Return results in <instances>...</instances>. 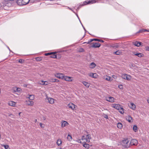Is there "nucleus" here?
Listing matches in <instances>:
<instances>
[{
    "label": "nucleus",
    "mask_w": 149,
    "mask_h": 149,
    "mask_svg": "<svg viewBox=\"0 0 149 149\" xmlns=\"http://www.w3.org/2000/svg\"><path fill=\"white\" fill-rule=\"evenodd\" d=\"M15 0H9L5 1L0 3V8L4 10H7L8 7H10L13 6L15 3Z\"/></svg>",
    "instance_id": "nucleus-1"
},
{
    "label": "nucleus",
    "mask_w": 149,
    "mask_h": 149,
    "mask_svg": "<svg viewBox=\"0 0 149 149\" xmlns=\"http://www.w3.org/2000/svg\"><path fill=\"white\" fill-rule=\"evenodd\" d=\"M111 106L112 107L118 110L121 113L123 114L124 113V109L120 105L116 104H113Z\"/></svg>",
    "instance_id": "nucleus-2"
},
{
    "label": "nucleus",
    "mask_w": 149,
    "mask_h": 149,
    "mask_svg": "<svg viewBox=\"0 0 149 149\" xmlns=\"http://www.w3.org/2000/svg\"><path fill=\"white\" fill-rule=\"evenodd\" d=\"M91 139V135L90 134H88L86 136H83L81 139V140L83 141L84 143L89 142L90 140Z\"/></svg>",
    "instance_id": "nucleus-3"
},
{
    "label": "nucleus",
    "mask_w": 149,
    "mask_h": 149,
    "mask_svg": "<svg viewBox=\"0 0 149 149\" xmlns=\"http://www.w3.org/2000/svg\"><path fill=\"white\" fill-rule=\"evenodd\" d=\"M121 144L123 146L125 147H129L130 146L129 140L128 139H124L122 141Z\"/></svg>",
    "instance_id": "nucleus-4"
},
{
    "label": "nucleus",
    "mask_w": 149,
    "mask_h": 149,
    "mask_svg": "<svg viewBox=\"0 0 149 149\" xmlns=\"http://www.w3.org/2000/svg\"><path fill=\"white\" fill-rule=\"evenodd\" d=\"M122 78L127 80H130L131 79V76L126 74H122Z\"/></svg>",
    "instance_id": "nucleus-5"
},
{
    "label": "nucleus",
    "mask_w": 149,
    "mask_h": 149,
    "mask_svg": "<svg viewBox=\"0 0 149 149\" xmlns=\"http://www.w3.org/2000/svg\"><path fill=\"white\" fill-rule=\"evenodd\" d=\"M96 2L95 0H88L86 1L83 2V6L86 5L88 4H91L95 3Z\"/></svg>",
    "instance_id": "nucleus-6"
},
{
    "label": "nucleus",
    "mask_w": 149,
    "mask_h": 149,
    "mask_svg": "<svg viewBox=\"0 0 149 149\" xmlns=\"http://www.w3.org/2000/svg\"><path fill=\"white\" fill-rule=\"evenodd\" d=\"M55 77L59 79H64V75L61 73H57L54 74Z\"/></svg>",
    "instance_id": "nucleus-7"
},
{
    "label": "nucleus",
    "mask_w": 149,
    "mask_h": 149,
    "mask_svg": "<svg viewBox=\"0 0 149 149\" xmlns=\"http://www.w3.org/2000/svg\"><path fill=\"white\" fill-rule=\"evenodd\" d=\"M63 79L65 81L69 82H72L73 81L72 77L67 76H64Z\"/></svg>",
    "instance_id": "nucleus-8"
},
{
    "label": "nucleus",
    "mask_w": 149,
    "mask_h": 149,
    "mask_svg": "<svg viewBox=\"0 0 149 149\" xmlns=\"http://www.w3.org/2000/svg\"><path fill=\"white\" fill-rule=\"evenodd\" d=\"M68 107L69 108L74 110H75L76 107H77V106L72 103H70L68 104Z\"/></svg>",
    "instance_id": "nucleus-9"
},
{
    "label": "nucleus",
    "mask_w": 149,
    "mask_h": 149,
    "mask_svg": "<svg viewBox=\"0 0 149 149\" xmlns=\"http://www.w3.org/2000/svg\"><path fill=\"white\" fill-rule=\"evenodd\" d=\"M46 99H47L48 100V102L51 104H53L54 103V99L48 97L47 95L46 97Z\"/></svg>",
    "instance_id": "nucleus-10"
},
{
    "label": "nucleus",
    "mask_w": 149,
    "mask_h": 149,
    "mask_svg": "<svg viewBox=\"0 0 149 149\" xmlns=\"http://www.w3.org/2000/svg\"><path fill=\"white\" fill-rule=\"evenodd\" d=\"M138 143L137 141L135 139H133L131 140L130 143V146L136 145Z\"/></svg>",
    "instance_id": "nucleus-11"
},
{
    "label": "nucleus",
    "mask_w": 149,
    "mask_h": 149,
    "mask_svg": "<svg viewBox=\"0 0 149 149\" xmlns=\"http://www.w3.org/2000/svg\"><path fill=\"white\" fill-rule=\"evenodd\" d=\"M115 98L112 97H106V100L111 102H114Z\"/></svg>",
    "instance_id": "nucleus-12"
},
{
    "label": "nucleus",
    "mask_w": 149,
    "mask_h": 149,
    "mask_svg": "<svg viewBox=\"0 0 149 149\" xmlns=\"http://www.w3.org/2000/svg\"><path fill=\"white\" fill-rule=\"evenodd\" d=\"M100 44L97 42L93 43L91 47H99L100 46Z\"/></svg>",
    "instance_id": "nucleus-13"
},
{
    "label": "nucleus",
    "mask_w": 149,
    "mask_h": 149,
    "mask_svg": "<svg viewBox=\"0 0 149 149\" xmlns=\"http://www.w3.org/2000/svg\"><path fill=\"white\" fill-rule=\"evenodd\" d=\"M8 104L10 106L15 107V106L16 102L12 101H10L8 102Z\"/></svg>",
    "instance_id": "nucleus-14"
},
{
    "label": "nucleus",
    "mask_w": 149,
    "mask_h": 149,
    "mask_svg": "<svg viewBox=\"0 0 149 149\" xmlns=\"http://www.w3.org/2000/svg\"><path fill=\"white\" fill-rule=\"evenodd\" d=\"M126 120L130 123H132L133 121L132 118L130 116H126Z\"/></svg>",
    "instance_id": "nucleus-15"
},
{
    "label": "nucleus",
    "mask_w": 149,
    "mask_h": 149,
    "mask_svg": "<svg viewBox=\"0 0 149 149\" xmlns=\"http://www.w3.org/2000/svg\"><path fill=\"white\" fill-rule=\"evenodd\" d=\"M26 104L29 106H32L34 104V102L29 100H26Z\"/></svg>",
    "instance_id": "nucleus-16"
},
{
    "label": "nucleus",
    "mask_w": 149,
    "mask_h": 149,
    "mask_svg": "<svg viewBox=\"0 0 149 149\" xmlns=\"http://www.w3.org/2000/svg\"><path fill=\"white\" fill-rule=\"evenodd\" d=\"M89 75V76L95 78H97L98 77V75L96 73H91Z\"/></svg>",
    "instance_id": "nucleus-17"
},
{
    "label": "nucleus",
    "mask_w": 149,
    "mask_h": 149,
    "mask_svg": "<svg viewBox=\"0 0 149 149\" xmlns=\"http://www.w3.org/2000/svg\"><path fill=\"white\" fill-rule=\"evenodd\" d=\"M132 53L134 55L136 56L140 57H142L143 56V54L141 53H136L135 52H133Z\"/></svg>",
    "instance_id": "nucleus-18"
},
{
    "label": "nucleus",
    "mask_w": 149,
    "mask_h": 149,
    "mask_svg": "<svg viewBox=\"0 0 149 149\" xmlns=\"http://www.w3.org/2000/svg\"><path fill=\"white\" fill-rule=\"evenodd\" d=\"M134 45L137 47H139L142 44V42H139L136 41L133 42Z\"/></svg>",
    "instance_id": "nucleus-19"
},
{
    "label": "nucleus",
    "mask_w": 149,
    "mask_h": 149,
    "mask_svg": "<svg viewBox=\"0 0 149 149\" xmlns=\"http://www.w3.org/2000/svg\"><path fill=\"white\" fill-rule=\"evenodd\" d=\"M130 108L133 110H135L136 108V105L133 103H131L130 105Z\"/></svg>",
    "instance_id": "nucleus-20"
},
{
    "label": "nucleus",
    "mask_w": 149,
    "mask_h": 149,
    "mask_svg": "<svg viewBox=\"0 0 149 149\" xmlns=\"http://www.w3.org/2000/svg\"><path fill=\"white\" fill-rule=\"evenodd\" d=\"M68 124V123L66 121H64L61 122V126L63 127L66 126Z\"/></svg>",
    "instance_id": "nucleus-21"
},
{
    "label": "nucleus",
    "mask_w": 149,
    "mask_h": 149,
    "mask_svg": "<svg viewBox=\"0 0 149 149\" xmlns=\"http://www.w3.org/2000/svg\"><path fill=\"white\" fill-rule=\"evenodd\" d=\"M104 79L108 81H111L112 80V78H111L110 77L106 76L104 77Z\"/></svg>",
    "instance_id": "nucleus-22"
},
{
    "label": "nucleus",
    "mask_w": 149,
    "mask_h": 149,
    "mask_svg": "<svg viewBox=\"0 0 149 149\" xmlns=\"http://www.w3.org/2000/svg\"><path fill=\"white\" fill-rule=\"evenodd\" d=\"M113 54L117 55H120L122 54V52L120 50H118L116 52H114Z\"/></svg>",
    "instance_id": "nucleus-23"
},
{
    "label": "nucleus",
    "mask_w": 149,
    "mask_h": 149,
    "mask_svg": "<svg viewBox=\"0 0 149 149\" xmlns=\"http://www.w3.org/2000/svg\"><path fill=\"white\" fill-rule=\"evenodd\" d=\"M82 83L85 86L87 87H88L90 85L89 83L85 81H82Z\"/></svg>",
    "instance_id": "nucleus-24"
},
{
    "label": "nucleus",
    "mask_w": 149,
    "mask_h": 149,
    "mask_svg": "<svg viewBox=\"0 0 149 149\" xmlns=\"http://www.w3.org/2000/svg\"><path fill=\"white\" fill-rule=\"evenodd\" d=\"M16 3L18 5H23L22 0H17L16 1Z\"/></svg>",
    "instance_id": "nucleus-25"
},
{
    "label": "nucleus",
    "mask_w": 149,
    "mask_h": 149,
    "mask_svg": "<svg viewBox=\"0 0 149 149\" xmlns=\"http://www.w3.org/2000/svg\"><path fill=\"white\" fill-rule=\"evenodd\" d=\"M27 98H28L30 100H33L34 99V96L33 95H29V96L27 97Z\"/></svg>",
    "instance_id": "nucleus-26"
},
{
    "label": "nucleus",
    "mask_w": 149,
    "mask_h": 149,
    "mask_svg": "<svg viewBox=\"0 0 149 149\" xmlns=\"http://www.w3.org/2000/svg\"><path fill=\"white\" fill-rule=\"evenodd\" d=\"M94 40L97 41H100V40L98 39H90V40H88V42L87 43L88 44H89L91 42H92Z\"/></svg>",
    "instance_id": "nucleus-27"
},
{
    "label": "nucleus",
    "mask_w": 149,
    "mask_h": 149,
    "mask_svg": "<svg viewBox=\"0 0 149 149\" xmlns=\"http://www.w3.org/2000/svg\"><path fill=\"white\" fill-rule=\"evenodd\" d=\"M29 1L30 0H22L23 5L27 4L29 3Z\"/></svg>",
    "instance_id": "nucleus-28"
},
{
    "label": "nucleus",
    "mask_w": 149,
    "mask_h": 149,
    "mask_svg": "<svg viewBox=\"0 0 149 149\" xmlns=\"http://www.w3.org/2000/svg\"><path fill=\"white\" fill-rule=\"evenodd\" d=\"M50 81L52 82H58L59 80L56 79H50Z\"/></svg>",
    "instance_id": "nucleus-29"
},
{
    "label": "nucleus",
    "mask_w": 149,
    "mask_h": 149,
    "mask_svg": "<svg viewBox=\"0 0 149 149\" xmlns=\"http://www.w3.org/2000/svg\"><path fill=\"white\" fill-rule=\"evenodd\" d=\"M56 143L59 146H61V143H62V141L60 139H58L56 142Z\"/></svg>",
    "instance_id": "nucleus-30"
},
{
    "label": "nucleus",
    "mask_w": 149,
    "mask_h": 149,
    "mask_svg": "<svg viewBox=\"0 0 149 149\" xmlns=\"http://www.w3.org/2000/svg\"><path fill=\"white\" fill-rule=\"evenodd\" d=\"M40 82H41L40 83V84L42 85H47L48 84V82L46 81H41Z\"/></svg>",
    "instance_id": "nucleus-31"
},
{
    "label": "nucleus",
    "mask_w": 149,
    "mask_h": 149,
    "mask_svg": "<svg viewBox=\"0 0 149 149\" xmlns=\"http://www.w3.org/2000/svg\"><path fill=\"white\" fill-rule=\"evenodd\" d=\"M96 66V65L93 62L90 64V68H93Z\"/></svg>",
    "instance_id": "nucleus-32"
},
{
    "label": "nucleus",
    "mask_w": 149,
    "mask_h": 149,
    "mask_svg": "<svg viewBox=\"0 0 149 149\" xmlns=\"http://www.w3.org/2000/svg\"><path fill=\"white\" fill-rule=\"evenodd\" d=\"M117 127L118 128L121 129L123 127V125L121 123H118L117 124Z\"/></svg>",
    "instance_id": "nucleus-33"
},
{
    "label": "nucleus",
    "mask_w": 149,
    "mask_h": 149,
    "mask_svg": "<svg viewBox=\"0 0 149 149\" xmlns=\"http://www.w3.org/2000/svg\"><path fill=\"white\" fill-rule=\"evenodd\" d=\"M56 53H54L52 54L50 56V57L51 58H56V56L55 54Z\"/></svg>",
    "instance_id": "nucleus-34"
},
{
    "label": "nucleus",
    "mask_w": 149,
    "mask_h": 149,
    "mask_svg": "<svg viewBox=\"0 0 149 149\" xmlns=\"http://www.w3.org/2000/svg\"><path fill=\"white\" fill-rule=\"evenodd\" d=\"M133 130L135 132H136L138 131L137 127L136 125H134L133 127Z\"/></svg>",
    "instance_id": "nucleus-35"
},
{
    "label": "nucleus",
    "mask_w": 149,
    "mask_h": 149,
    "mask_svg": "<svg viewBox=\"0 0 149 149\" xmlns=\"http://www.w3.org/2000/svg\"><path fill=\"white\" fill-rule=\"evenodd\" d=\"M67 138L68 140L69 141H71L72 140V137L69 134L68 135Z\"/></svg>",
    "instance_id": "nucleus-36"
},
{
    "label": "nucleus",
    "mask_w": 149,
    "mask_h": 149,
    "mask_svg": "<svg viewBox=\"0 0 149 149\" xmlns=\"http://www.w3.org/2000/svg\"><path fill=\"white\" fill-rule=\"evenodd\" d=\"M83 146L85 148H88L89 147V145L87 143H85L83 144Z\"/></svg>",
    "instance_id": "nucleus-37"
},
{
    "label": "nucleus",
    "mask_w": 149,
    "mask_h": 149,
    "mask_svg": "<svg viewBox=\"0 0 149 149\" xmlns=\"http://www.w3.org/2000/svg\"><path fill=\"white\" fill-rule=\"evenodd\" d=\"M54 53H56V52L46 53L45 54V55L46 56H47L48 55H51Z\"/></svg>",
    "instance_id": "nucleus-38"
},
{
    "label": "nucleus",
    "mask_w": 149,
    "mask_h": 149,
    "mask_svg": "<svg viewBox=\"0 0 149 149\" xmlns=\"http://www.w3.org/2000/svg\"><path fill=\"white\" fill-rule=\"evenodd\" d=\"M2 146H3L5 149H9L8 146L1 145Z\"/></svg>",
    "instance_id": "nucleus-39"
},
{
    "label": "nucleus",
    "mask_w": 149,
    "mask_h": 149,
    "mask_svg": "<svg viewBox=\"0 0 149 149\" xmlns=\"http://www.w3.org/2000/svg\"><path fill=\"white\" fill-rule=\"evenodd\" d=\"M78 51L79 52H84V50L83 48H81L79 49Z\"/></svg>",
    "instance_id": "nucleus-40"
},
{
    "label": "nucleus",
    "mask_w": 149,
    "mask_h": 149,
    "mask_svg": "<svg viewBox=\"0 0 149 149\" xmlns=\"http://www.w3.org/2000/svg\"><path fill=\"white\" fill-rule=\"evenodd\" d=\"M147 31V29H143L141 30H140L139 32H138V33H140L141 32H142V31Z\"/></svg>",
    "instance_id": "nucleus-41"
},
{
    "label": "nucleus",
    "mask_w": 149,
    "mask_h": 149,
    "mask_svg": "<svg viewBox=\"0 0 149 149\" xmlns=\"http://www.w3.org/2000/svg\"><path fill=\"white\" fill-rule=\"evenodd\" d=\"M19 62L21 63H23L24 62V61L22 59H20L19 60Z\"/></svg>",
    "instance_id": "nucleus-42"
},
{
    "label": "nucleus",
    "mask_w": 149,
    "mask_h": 149,
    "mask_svg": "<svg viewBox=\"0 0 149 149\" xmlns=\"http://www.w3.org/2000/svg\"><path fill=\"white\" fill-rule=\"evenodd\" d=\"M40 126L41 127L43 128L44 127V125H43L42 123H40Z\"/></svg>",
    "instance_id": "nucleus-43"
},
{
    "label": "nucleus",
    "mask_w": 149,
    "mask_h": 149,
    "mask_svg": "<svg viewBox=\"0 0 149 149\" xmlns=\"http://www.w3.org/2000/svg\"><path fill=\"white\" fill-rule=\"evenodd\" d=\"M119 88L120 89H123V86L122 85H120L118 86Z\"/></svg>",
    "instance_id": "nucleus-44"
},
{
    "label": "nucleus",
    "mask_w": 149,
    "mask_h": 149,
    "mask_svg": "<svg viewBox=\"0 0 149 149\" xmlns=\"http://www.w3.org/2000/svg\"><path fill=\"white\" fill-rule=\"evenodd\" d=\"M81 140H81V139H79V140L77 141V142H78V143H83L84 142H83V141H81Z\"/></svg>",
    "instance_id": "nucleus-45"
},
{
    "label": "nucleus",
    "mask_w": 149,
    "mask_h": 149,
    "mask_svg": "<svg viewBox=\"0 0 149 149\" xmlns=\"http://www.w3.org/2000/svg\"><path fill=\"white\" fill-rule=\"evenodd\" d=\"M145 48L146 50L149 51V47L146 46Z\"/></svg>",
    "instance_id": "nucleus-46"
},
{
    "label": "nucleus",
    "mask_w": 149,
    "mask_h": 149,
    "mask_svg": "<svg viewBox=\"0 0 149 149\" xmlns=\"http://www.w3.org/2000/svg\"><path fill=\"white\" fill-rule=\"evenodd\" d=\"M104 118H106L108 119V116L107 115L105 114L104 115Z\"/></svg>",
    "instance_id": "nucleus-47"
},
{
    "label": "nucleus",
    "mask_w": 149,
    "mask_h": 149,
    "mask_svg": "<svg viewBox=\"0 0 149 149\" xmlns=\"http://www.w3.org/2000/svg\"><path fill=\"white\" fill-rule=\"evenodd\" d=\"M112 77L115 79H116L117 78V77L116 76L114 75H113L112 76Z\"/></svg>",
    "instance_id": "nucleus-48"
},
{
    "label": "nucleus",
    "mask_w": 149,
    "mask_h": 149,
    "mask_svg": "<svg viewBox=\"0 0 149 149\" xmlns=\"http://www.w3.org/2000/svg\"><path fill=\"white\" fill-rule=\"evenodd\" d=\"M17 91H20V88H17Z\"/></svg>",
    "instance_id": "nucleus-49"
},
{
    "label": "nucleus",
    "mask_w": 149,
    "mask_h": 149,
    "mask_svg": "<svg viewBox=\"0 0 149 149\" xmlns=\"http://www.w3.org/2000/svg\"><path fill=\"white\" fill-rule=\"evenodd\" d=\"M100 41L102 42H104V41L102 40H100V41Z\"/></svg>",
    "instance_id": "nucleus-50"
},
{
    "label": "nucleus",
    "mask_w": 149,
    "mask_h": 149,
    "mask_svg": "<svg viewBox=\"0 0 149 149\" xmlns=\"http://www.w3.org/2000/svg\"><path fill=\"white\" fill-rule=\"evenodd\" d=\"M37 122V119H35L34 120V122L35 123H36Z\"/></svg>",
    "instance_id": "nucleus-51"
},
{
    "label": "nucleus",
    "mask_w": 149,
    "mask_h": 149,
    "mask_svg": "<svg viewBox=\"0 0 149 149\" xmlns=\"http://www.w3.org/2000/svg\"><path fill=\"white\" fill-rule=\"evenodd\" d=\"M87 42H84L83 43V44L87 43V44H88L87 43Z\"/></svg>",
    "instance_id": "nucleus-52"
},
{
    "label": "nucleus",
    "mask_w": 149,
    "mask_h": 149,
    "mask_svg": "<svg viewBox=\"0 0 149 149\" xmlns=\"http://www.w3.org/2000/svg\"><path fill=\"white\" fill-rule=\"evenodd\" d=\"M57 149H62L61 148H57Z\"/></svg>",
    "instance_id": "nucleus-53"
},
{
    "label": "nucleus",
    "mask_w": 149,
    "mask_h": 149,
    "mask_svg": "<svg viewBox=\"0 0 149 149\" xmlns=\"http://www.w3.org/2000/svg\"><path fill=\"white\" fill-rule=\"evenodd\" d=\"M38 58H38H38H36V59L37 60H38Z\"/></svg>",
    "instance_id": "nucleus-54"
},
{
    "label": "nucleus",
    "mask_w": 149,
    "mask_h": 149,
    "mask_svg": "<svg viewBox=\"0 0 149 149\" xmlns=\"http://www.w3.org/2000/svg\"><path fill=\"white\" fill-rule=\"evenodd\" d=\"M43 119L44 120H45L46 119V118L45 117H43Z\"/></svg>",
    "instance_id": "nucleus-55"
},
{
    "label": "nucleus",
    "mask_w": 149,
    "mask_h": 149,
    "mask_svg": "<svg viewBox=\"0 0 149 149\" xmlns=\"http://www.w3.org/2000/svg\"><path fill=\"white\" fill-rule=\"evenodd\" d=\"M147 101H148V103L149 104V100H148Z\"/></svg>",
    "instance_id": "nucleus-56"
},
{
    "label": "nucleus",
    "mask_w": 149,
    "mask_h": 149,
    "mask_svg": "<svg viewBox=\"0 0 149 149\" xmlns=\"http://www.w3.org/2000/svg\"><path fill=\"white\" fill-rule=\"evenodd\" d=\"M21 113V112H20V113H19V116H20V113Z\"/></svg>",
    "instance_id": "nucleus-57"
},
{
    "label": "nucleus",
    "mask_w": 149,
    "mask_h": 149,
    "mask_svg": "<svg viewBox=\"0 0 149 149\" xmlns=\"http://www.w3.org/2000/svg\"><path fill=\"white\" fill-rule=\"evenodd\" d=\"M1 93V89H0V94Z\"/></svg>",
    "instance_id": "nucleus-58"
},
{
    "label": "nucleus",
    "mask_w": 149,
    "mask_h": 149,
    "mask_svg": "<svg viewBox=\"0 0 149 149\" xmlns=\"http://www.w3.org/2000/svg\"><path fill=\"white\" fill-rule=\"evenodd\" d=\"M148 31V32H149V31L147 30V31Z\"/></svg>",
    "instance_id": "nucleus-59"
},
{
    "label": "nucleus",
    "mask_w": 149,
    "mask_h": 149,
    "mask_svg": "<svg viewBox=\"0 0 149 149\" xmlns=\"http://www.w3.org/2000/svg\"><path fill=\"white\" fill-rule=\"evenodd\" d=\"M84 30H85V28L84 27Z\"/></svg>",
    "instance_id": "nucleus-60"
}]
</instances>
